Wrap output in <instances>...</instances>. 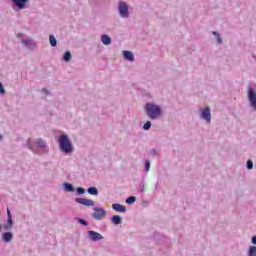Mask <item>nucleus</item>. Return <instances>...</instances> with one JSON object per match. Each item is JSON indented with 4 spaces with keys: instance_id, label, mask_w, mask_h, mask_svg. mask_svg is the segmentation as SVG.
I'll list each match as a JSON object with an SVG mask.
<instances>
[{
    "instance_id": "nucleus-1",
    "label": "nucleus",
    "mask_w": 256,
    "mask_h": 256,
    "mask_svg": "<svg viewBox=\"0 0 256 256\" xmlns=\"http://www.w3.org/2000/svg\"><path fill=\"white\" fill-rule=\"evenodd\" d=\"M145 110L150 119H159L161 117V107L158 105L148 103L145 106Z\"/></svg>"
},
{
    "instance_id": "nucleus-2",
    "label": "nucleus",
    "mask_w": 256,
    "mask_h": 256,
    "mask_svg": "<svg viewBox=\"0 0 256 256\" xmlns=\"http://www.w3.org/2000/svg\"><path fill=\"white\" fill-rule=\"evenodd\" d=\"M59 146L61 151L63 153H71L73 151V145H71V142L69 141V138L67 135H61L59 138Z\"/></svg>"
},
{
    "instance_id": "nucleus-3",
    "label": "nucleus",
    "mask_w": 256,
    "mask_h": 256,
    "mask_svg": "<svg viewBox=\"0 0 256 256\" xmlns=\"http://www.w3.org/2000/svg\"><path fill=\"white\" fill-rule=\"evenodd\" d=\"M118 9L121 17H129V6L125 2H119Z\"/></svg>"
},
{
    "instance_id": "nucleus-4",
    "label": "nucleus",
    "mask_w": 256,
    "mask_h": 256,
    "mask_svg": "<svg viewBox=\"0 0 256 256\" xmlns=\"http://www.w3.org/2000/svg\"><path fill=\"white\" fill-rule=\"evenodd\" d=\"M105 215H107V211H105V209L97 208V207L94 208V213L92 216L97 221H101V219H103V217H105Z\"/></svg>"
},
{
    "instance_id": "nucleus-5",
    "label": "nucleus",
    "mask_w": 256,
    "mask_h": 256,
    "mask_svg": "<svg viewBox=\"0 0 256 256\" xmlns=\"http://www.w3.org/2000/svg\"><path fill=\"white\" fill-rule=\"evenodd\" d=\"M248 99H249L251 107H253V109H255V111H256V93H255V90H253V88L249 89Z\"/></svg>"
},
{
    "instance_id": "nucleus-6",
    "label": "nucleus",
    "mask_w": 256,
    "mask_h": 256,
    "mask_svg": "<svg viewBox=\"0 0 256 256\" xmlns=\"http://www.w3.org/2000/svg\"><path fill=\"white\" fill-rule=\"evenodd\" d=\"M201 118L207 121V123H211V109H209V107L202 110Z\"/></svg>"
},
{
    "instance_id": "nucleus-7",
    "label": "nucleus",
    "mask_w": 256,
    "mask_h": 256,
    "mask_svg": "<svg viewBox=\"0 0 256 256\" xmlns=\"http://www.w3.org/2000/svg\"><path fill=\"white\" fill-rule=\"evenodd\" d=\"M75 201H76V203H79L80 205H85V207H93V205H95L93 200H89L86 198H76Z\"/></svg>"
},
{
    "instance_id": "nucleus-8",
    "label": "nucleus",
    "mask_w": 256,
    "mask_h": 256,
    "mask_svg": "<svg viewBox=\"0 0 256 256\" xmlns=\"http://www.w3.org/2000/svg\"><path fill=\"white\" fill-rule=\"evenodd\" d=\"M88 237L90 238V241H101V239H103V235L93 230L88 231Z\"/></svg>"
},
{
    "instance_id": "nucleus-9",
    "label": "nucleus",
    "mask_w": 256,
    "mask_h": 256,
    "mask_svg": "<svg viewBox=\"0 0 256 256\" xmlns=\"http://www.w3.org/2000/svg\"><path fill=\"white\" fill-rule=\"evenodd\" d=\"M16 7L21 11L22 9H25V5L29 3V0H12Z\"/></svg>"
},
{
    "instance_id": "nucleus-10",
    "label": "nucleus",
    "mask_w": 256,
    "mask_h": 256,
    "mask_svg": "<svg viewBox=\"0 0 256 256\" xmlns=\"http://www.w3.org/2000/svg\"><path fill=\"white\" fill-rule=\"evenodd\" d=\"M112 209H114V211H118V213H125V211H127L125 206L117 203L112 205Z\"/></svg>"
},
{
    "instance_id": "nucleus-11",
    "label": "nucleus",
    "mask_w": 256,
    "mask_h": 256,
    "mask_svg": "<svg viewBox=\"0 0 256 256\" xmlns=\"http://www.w3.org/2000/svg\"><path fill=\"white\" fill-rule=\"evenodd\" d=\"M13 239V234L11 232H6L2 235V240L5 242V243H9L11 242Z\"/></svg>"
},
{
    "instance_id": "nucleus-12",
    "label": "nucleus",
    "mask_w": 256,
    "mask_h": 256,
    "mask_svg": "<svg viewBox=\"0 0 256 256\" xmlns=\"http://www.w3.org/2000/svg\"><path fill=\"white\" fill-rule=\"evenodd\" d=\"M123 55L124 59H127V61H135V57L131 51H123Z\"/></svg>"
},
{
    "instance_id": "nucleus-13",
    "label": "nucleus",
    "mask_w": 256,
    "mask_h": 256,
    "mask_svg": "<svg viewBox=\"0 0 256 256\" xmlns=\"http://www.w3.org/2000/svg\"><path fill=\"white\" fill-rule=\"evenodd\" d=\"M111 222L113 223V225H121V223H122L121 216H119V215H114V216L111 218Z\"/></svg>"
},
{
    "instance_id": "nucleus-14",
    "label": "nucleus",
    "mask_w": 256,
    "mask_h": 256,
    "mask_svg": "<svg viewBox=\"0 0 256 256\" xmlns=\"http://www.w3.org/2000/svg\"><path fill=\"white\" fill-rule=\"evenodd\" d=\"M103 45H111V38L108 35L103 34L101 37Z\"/></svg>"
},
{
    "instance_id": "nucleus-15",
    "label": "nucleus",
    "mask_w": 256,
    "mask_h": 256,
    "mask_svg": "<svg viewBox=\"0 0 256 256\" xmlns=\"http://www.w3.org/2000/svg\"><path fill=\"white\" fill-rule=\"evenodd\" d=\"M64 189L68 193H73V191H75V188H73V185H71L70 183H64Z\"/></svg>"
},
{
    "instance_id": "nucleus-16",
    "label": "nucleus",
    "mask_w": 256,
    "mask_h": 256,
    "mask_svg": "<svg viewBox=\"0 0 256 256\" xmlns=\"http://www.w3.org/2000/svg\"><path fill=\"white\" fill-rule=\"evenodd\" d=\"M49 41H50L51 47H57V39L55 38V36L50 35L49 36Z\"/></svg>"
},
{
    "instance_id": "nucleus-17",
    "label": "nucleus",
    "mask_w": 256,
    "mask_h": 256,
    "mask_svg": "<svg viewBox=\"0 0 256 256\" xmlns=\"http://www.w3.org/2000/svg\"><path fill=\"white\" fill-rule=\"evenodd\" d=\"M88 193H89L90 195H99V191H98L97 188H95V187H90V188H88Z\"/></svg>"
},
{
    "instance_id": "nucleus-18",
    "label": "nucleus",
    "mask_w": 256,
    "mask_h": 256,
    "mask_svg": "<svg viewBox=\"0 0 256 256\" xmlns=\"http://www.w3.org/2000/svg\"><path fill=\"white\" fill-rule=\"evenodd\" d=\"M37 147H39V149H45V142L41 139H38L36 141Z\"/></svg>"
},
{
    "instance_id": "nucleus-19",
    "label": "nucleus",
    "mask_w": 256,
    "mask_h": 256,
    "mask_svg": "<svg viewBox=\"0 0 256 256\" xmlns=\"http://www.w3.org/2000/svg\"><path fill=\"white\" fill-rule=\"evenodd\" d=\"M135 201H136L135 196H130L129 198L126 199V203L128 205H133V203H135Z\"/></svg>"
},
{
    "instance_id": "nucleus-20",
    "label": "nucleus",
    "mask_w": 256,
    "mask_h": 256,
    "mask_svg": "<svg viewBox=\"0 0 256 256\" xmlns=\"http://www.w3.org/2000/svg\"><path fill=\"white\" fill-rule=\"evenodd\" d=\"M249 256H256V246L250 247Z\"/></svg>"
},
{
    "instance_id": "nucleus-21",
    "label": "nucleus",
    "mask_w": 256,
    "mask_h": 256,
    "mask_svg": "<svg viewBox=\"0 0 256 256\" xmlns=\"http://www.w3.org/2000/svg\"><path fill=\"white\" fill-rule=\"evenodd\" d=\"M63 59L67 62L71 61V52H65Z\"/></svg>"
},
{
    "instance_id": "nucleus-22",
    "label": "nucleus",
    "mask_w": 256,
    "mask_h": 256,
    "mask_svg": "<svg viewBox=\"0 0 256 256\" xmlns=\"http://www.w3.org/2000/svg\"><path fill=\"white\" fill-rule=\"evenodd\" d=\"M143 129H144V131H149V129H151V121H147V122L143 125Z\"/></svg>"
},
{
    "instance_id": "nucleus-23",
    "label": "nucleus",
    "mask_w": 256,
    "mask_h": 256,
    "mask_svg": "<svg viewBox=\"0 0 256 256\" xmlns=\"http://www.w3.org/2000/svg\"><path fill=\"white\" fill-rule=\"evenodd\" d=\"M6 91L5 88L3 87V84L0 82V94L5 95Z\"/></svg>"
},
{
    "instance_id": "nucleus-24",
    "label": "nucleus",
    "mask_w": 256,
    "mask_h": 256,
    "mask_svg": "<svg viewBox=\"0 0 256 256\" xmlns=\"http://www.w3.org/2000/svg\"><path fill=\"white\" fill-rule=\"evenodd\" d=\"M83 193H85V189L84 188H81V187L77 188V194L78 195H83Z\"/></svg>"
},
{
    "instance_id": "nucleus-25",
    "label": "nucleus",
    "mask_w": 256,
    "mask_h": 256,
    "mask_svg": "<svg viewBox=\"0 0 256 256\" xmlns=\"http://www.w3.org/2000/svg\"><path fill=\"white\" fill-rule=\"evenodd\" d=\"M247 168L248 169H253V161H251V160L247 161Z\"/></svg>"
},
{
    "instance_id": "nucleus-26",
    "label": "nucleus",
    "mask_w": 256,
    "mask_h": 256,
    "mask_svg": "<svg viewBox=\"0 0 256 256\" xmlns=\"http://www.w3.org/2000/svg\"><path fill=\"white\" fill-rule=\"evenodd\" d=\"M145 165H146V171H149V169L151 168V163L149 162V160H146Z\"/></svg>"
},
{
    "instance_id": "nucleus-27",
    "label": "nucleus",
    "mask_w": 256,
    "mask_h": 256,
    "mask_svg": "<svg viewBox=\"0 0 256 256\" xmlns=\"http://www.w3.org/2000/svg\"><path fill=\"white\" fill-rule=\"evenodd\" d=\"M213 35H217L218 43H223L221 36H219V34H217V32H213Z\"/></svg>"
},
{
    "instance_id": "nucleus-28",
    "label": "nucleus",
    "mask_w": 256,
    "mask_h": 256,
    "mask_svg": "<svg viewBox=\"0 0 256 256\" xmlns=\"http://www.w3.org/2000/svg\"><path fill=\"white\" fill-rule=\"evenodd\" d=\"M78 222L81 223L82 225H84L85 227H87V221L80 218V219H78Z\"/></svg>"
},
{
    "instance_id": "nucleus-29",
    "label": "nucleus",
    "mask_w": 256,
    "mask_h": 256,
    "mask_svg": "<svg viewBox=\"0 0 256 256\" xmlns=\"http://www.w3.org/2000/svg\"><path fill=\"white\" fill-rule=\"evenodd\" d=\"M22 43H23L24 45H30L31 40H29V39H24V40H22Z\"/></svg>"
},
{
    "instance_id": "nucleus-30",
    "label": "nucleus",
    "mask_w": 256,
    "mask_h": 256,
    "mask_svg": "<svg viewBox=\"0 0 256 256\" xmlns=\"http://www.w3.org/2000/svg\"><path fill=\"white\" fill-rule=\"evenodd\" d=\"M8 224L10 225V227L11 225H13V219H11V217L8 218Z\"/></svg>"
},
{
    "instance_id": "nucleus-31",
    "label": "nucleus",
    "mask_w": 256,
    "mask_h": 256,
    "mask_svg": "<svg viewBox=\"0 0 256 256\" xmlns=\"http://www.w3.org/2000/svg\"><path fill=\"white\" fill-rule=\"evenodd\" d=\"M252 243H253L254 245H256V236H253V237H252Z\"/></svg>"
},
{
    "instance_id": "nucleus-32",
    "label": "nucleus",
    "mask_w": 256,
    "mask_h": 256,
    "mask_svg": "<svg viewBox=\"0 0 256 256\" xmlns=\"http://www.w3.org/2000/svg\"><path fill=\"white\" fill-rule=\"evenodd\" d=\"M7 213H8V219H9V217H11V211L7 209Z\"/></svg>"
}]
</instances>
